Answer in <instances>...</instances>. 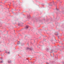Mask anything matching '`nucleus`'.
I'll return each mask as SVG.
<instances>
[{"label":"nucleus","mask_w":64,"mask_h":64,"mask_svg":"<svg viewBox=\"0 0 64 64\" xmlns=\"http://www.w3.org/2000/svg\"><path fill=\"white\" fill-rule=\"evenodd\" d=\"M3 62V61H1V62L0 63H2Z\"/></svg>","instance_id":"nucleus-3"},{"label":"nucleus","mask_w":64,"mask_h":64,"mask_svg":"<svg viewBox=\"0 0 64 64\" xmlns=\"http://www.w3.org/2000/svg\"><path fill=\"white\" fill-rule=\"evenodd\" d=\"M9 53V52H8V53Z\"/></svg>","instance_id":"nucleus-6"},{"label":"nucleus","mask_w":64,"mask_h":64,"mask_svg":"<svg viewBox=\"0 0 64 64\" xmlns=\"http://www.w3.org/2000/svg\"><path fill=\"white\" fill-rule=\"evenodd\" d=\"M27 17L28 18H30V16H28Z\"/></svg>","instance_id":"nucleus-2"},{"label":"nucleus","mask_w":64,"mask_h":64,"mask_svg":"<svg viewBox=\"0 0 64 64\" xmlns=\"http://www.w3.org/2000/svg\"><path fill=\"white\" fill-rule=\"evenodd\" d=\"M55 40H56V39H55V38H54Z\"/></svg>","instance_id":"nucleus-5"},{"label":"nucleus","mask_w":64,"mask_h":64,"mask_svg":"<svg viewBox=\"0 0 64 64\" xmlns=\"http://www.w3.org/2000/svg\"><path fill=\"white\" fill-rule=\"evenodd\" d=\"M28 26H26V27L25 28V29H28Z\"/></svg>","instance_id":"nucleus-1"},{"label":"nucleus","mask_w":64,"mask_h":64,"mask_svg":"<svg viewBox=\"0 0 64 64\" xmlns=\"http://www.w3.org/2000/svg\"><path fill=\"white\" fill-rule=\"evenodd\" d=\"M47 64H49L47 63Z\"/></svg>","instance_id":"nucleus-4"}]
</instances>
